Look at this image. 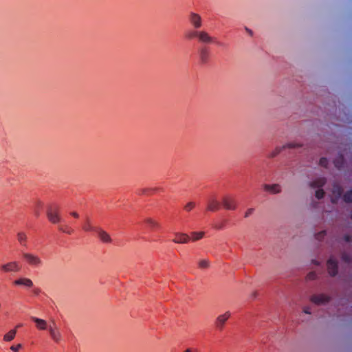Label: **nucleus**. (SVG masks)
Listing matches in <instances>:
<instances>
[{"label":"nucleus","mask_w":352,"mask_h":352,"mask_svg":"<svg viewBox=\"0 0 352 352\" xmlns=\"http://www.w3.org/2000/svg\"><path fill=\"white\" fill-rule=\"evenodd\" d=\"M46 213L47 219L51 223L56 224L61 221V217L59 214V208L57 206H49L47 207Z\"/></svg>","instance_id":"f257e3e1"},{"label":"nucleus","mask_w":352,"mask_h":352,"mask_svg":"<svg viewBox=\"0 0 352 352\" xmlns=\"http://www.w3.org/2000/svg\"><path fill=\"white\" fill-rule=\"evenodd\" d=\"M23 257L31 266L39 267L43 265L41 258L36 254L25 252L23 254Z\"/></svg>","instance_id":"f03ea898"},{"label":"nucleus","mask_w":352,"mask_h":352,"mask_svg":"<svg viewBox=\"0 0 352 352\" xmlns=\"http://www.w3.org/2000/svg\"><path fill=\"white\" fill-rule=\"evenodd\" d=\"M230 316L231 313L230 311H226L224 314L218 316L214 322L215 327L219 330H222L226 321L230 318Z\"/></svg>","instance_id":"7ed1b4c3"},{"label":"nucleus","mask_w":352,"mask_h":352,"mask_svg":"<svg viewBox=\"0 0 352 352\" xmlns=\"http://www.w3.org/2000/svg\"><path fill=\"white\" fill-rule=\"evenodd\" d=\"M1 270L4 272H18L21 270V267L18 262L12 261L2 265Z\"/></svg>","instance_id":"20e7f679"},{"label":"nucleus","mask_w":352,"mask_h":352,"mask_svg":"<svg viewBox=\"0 0 352 352\" xmlns=\"http://www.w3.org/2000/svg\"><path fill=\"white\" fill-rule=\"evenodd\" d=\"M48 330L52 340L56 342H59L62 339L61 333L57 328L56 324L53 322L52 324L48 327Z\"/></svg>","instance_id":"39448f33"},{"label":"nucleus","mask_w":352,"mask_h":352,"mask_svg":"<svg viewBox=\"0 0 352 352\" xmlns=\"http://www.w3.org/2000/svg\"><path fill=\"white\" fill-rule=\"evenodd\" d=\"M189 22L195 29H199L202 26V19L197 13L191 12L188 18Z\"/></svg>","instance_id":"423d86ee"},{"label":"nucleus","mask_w":352,"mask_h":352,"mask_svg":"<svg viewBox=\"0 0 352 352\" xmlns=\"http://www.w3.org/2000/svg\"><path fill=\"white\" fill-rule=\"evenodd\" d=\"M310 300L314 304L320 305L327 303L330 300V297L324 294H315L311 297Z\"/></svg>","instance_id":"0eeeda50"},{"label":"nucleus","mask_w":352,"mask_h":352,"mask_svg":"<svg viewBox=\"0 0 352 352\" xmlns=\"http://www.w3.org/2000/svg\"><path fill=\"white\" fill-rule=\"evenodd\" d=\"M210 50L207 47H201L199 50V57L202 64H206L210 59Z\"/></svg>","instance_id":"6e6552de"},{"label":"nucleus","mask_w":352,"mask_h":352,"mask_svg":"<svg viewBox=\"0 0 352 352\" xmlns=\"http://www.w3.org/2000/svg\"><path fill=\"white\" fill-rule=\"evenodd\" d=\"M327 265L328 272L330 274V276H335L338 273V263H337V261L334 258L331 257L327 261Z\"/></svg>","instance_id":"1a4fd4ad"},{"label":"nucleus","mask_w":352,"mask_h":352,"mask_svg":"<svg viewBox=\"0 0 352 352\" xmlns=\"http://www.w3.org/2000/svg\"><path fill=\"white\" fill-rule=\"evenodd\" d=\"M175 238L173 241L175 243L184 244L187 243L190 241V237L187 234L182 232H175L174 234Z\"/></svg>","instance_id":"9d476101"},{"label":"nucleus","mask_w":352,"mask_h":352,"mask_svg":"<svg viewBox=\"0 0 352 352\" xmlns=\"http://www.w3.org/2000/svg\"><path fill=\"white\" fill-rule=\"evenodd\" d=\"M98 238L103 243H109L111 242V238L110 235L101 228L98 227L96 231Z\"/></svg>","instance_id":"9b49d317"},{"label":"nucleus","mask_w":352,"mask_h":352,"mask_svg":"<svg viewBox=\"0 0 352 352\" xmlns=\"http://www.w3.org/2000/svg\"><path fill=\"white\" fill-rule=\"evenodd\" d=\"M198 41L205 44H210L214 42V38L212 37L207 32L200 31L198 36Z\"/></svg>","instance_id":"f8f14e48"},{"label":"nucleus","mask_w":352,"mask_h":352,"mask_svg":"<svg viewBox=\"0 0 352 352\" xmlns=\"http://www.w3.org/2000/svg\"><path fill=\"white\" fill-rule=\"evenodd\" d=\"M263 189L271 194H278L281 192V186L278 184H264Z\"/></svg>","instance_id":"ddd939ff"},{"label":"nucleus","mask_w":352,"mask_h":352,"mask_svg":"<svg viewBox=\"0 0 352 352\" xmlns=\"http://www.w3.org/2000/svg\"><path fill=\"white\" fill-rule=\"evenodd\" d=\"M222 204L223 207L227 210H235L236 204L235 201L230 197H225L222 199Z\"/></svg>","instance_id":"4468645a"},{"label":"nucleus","mask_w":352,"mask_h":352,"mask_svg":"<svg viewBox=\"0 0 352 352\" xmlns=\"http://www.w3.org/2000/svg\"><path fill=\"white\" fill-rule=\"evenodd\" d=\"M220 208L219 202L214 198H211L208 201L207 210L209 211L214 212Z\"/></svg>","instance_id":"2eb2a0df"},{"label":"nucleus","mask_w":352,"mask_h":352,"mask_svg":"<svg viewBox=\"0 0 352 352\" xmlns=\"http://www.w3.org/2000/svg\"><path fill=\"white\" fill-rule=\"evenodd\" d=\"M31 320L36 323V327L40 330H45L48 329L47 322L45 320L32 316Z\"/></svg>","instance_id":"dca6fc26"},{"label":"nucleus","mask_w":352,"mask_h":352,"mask_svg":"<svg viewBox=\"0 0 352 352\" xmlns=\"http://www.w3.org/2000/svg\"><path fill=\"white\" fill-rule=\"evenodd\" d=\"M14 284L16 285H23L27 287H31L33 286V282L27 278H21L14 281Z\"/></svg>","instance_id":"f3484780"},{"label":"nucleus","mask_w":352,"mask_h":352,"mask_svg":"<svg viewBox=\"0 0 352 352\" xmlns=\"http://www.w3.org/2000/svg\"><path fill=\"white\" fill-rule=\"evenodd\" d=\"M326 183V179L324 177L318 178L316 180L311 182L310 183V186L311 188H321Z\"/></svg>","instance_id":"a211bd4d"},{"label":"nucleus","mask_w":352,"mask_h":352,"mask_svg":"<svg viewBox=\"0 0 352 352\" xmlns=\"http://www.w3.org/2000/svg\"><path fill=\"white\" fill-rule=\"evenodd\" d=\"M16 237H17V240L19 241V243L24 246V247H26L27 246V240H28V237H27V235L25 232H19L17 233V235H16Z\"/></svg>","instance_id":"6ab92c4d"},{"label":"nucleus","mask_w":352,"mask_h":352,"mask_svg":"<svg viewBox=\"0 0 352 352\" xmlns=\"http://www.w3.org/2000/svg\"><path fill=\"white\" fill-rule=\"evenodd\" d=\"M98 228V227H95V226H91L90 219L89 218H87L86 221L82 226V229L86 232L92 231V232H96Z\"/></svg>","instance_id":"aec40b11"},{"label":"nucleus","mask_w":352,"mask_h":352,"mask_svg":"<svg viewBox=\"0 0 352 352\" xmlns=\"http://www.w3.org/2000/svg\"><path fill=\"white\" fill-rule=\"evenodd\" d=\"M332 192L335 195L336 198L338 199L342 193V188L338 184H334L333 186Z\"/></svg>","instance_id":"412c9836"},{"label":"nucleus","mask_w":352,"mask_h":352,"mask_svg":"<svg viewBox=\"0 0 352 352\" xmlns=\"http://www.w3.org/2000/svg\"><path fill=\"white\" fill-rule=\"evenodd\" d=\"M199 30H190L188 32H186V37L188 38V39H194L195 38H198V36H199Z\"/></svg>","instance_id":"4be33fe9"},{"label":"nucleus","mask_w":352,"mask_h":352,"mask_svg":"<svg viewBox=\"0 0 352 352\" xmlns=\"http://www.w3.org/2000/svg\"><path fill=\"white\" fill-rule=\"evenodd\" d=\"M210 263L208 259H201L198 262V267L201 269H208L210 267Z\"/></svg>","instance_id":"5701e85b"},{"label":"nucleus","mask_w":352,"mask_h":352,"mask_svg":"<svg viewBox=\"0 0 352 352\" xmlns=\"http://www.w3.org/2000/svg\"><path fill=\"white\" fill-rule=\"evenodd\" d=\"M16 333V329L10 330L8 333H6L4 336L3 340L5 341L10 342L14 338Z\"/></svg>","instance_id":"b1692460"},{"label":"nucleus","mask_w":352,"mask_h":352,"mask_svg":"<svg viewBox=\"0 0 352 352\" xmlns=\"http://www.w3.org/2000/svg\"><path fill=\"white\" fill-rule=\"evenodd\" d=\"M284 149L283 148V146H277L273 151H272L270 153H269L267 156L270 158H274L276 155H278Z\"/></svg>","instance_id":"393cba45"},{"label":"nucleus","mask_w":352,"mask_h":352,"mask_svg":"<svg viewBox=\"0 0 352 352\" xmlns=\"http://www.w3.org/2000/svg\"><path fill=\"white\" fill-rule=\"evenodd\" d=\"M302 146V144L296 142H289L284 145H283V149L286 148H300Z\"/></svg>","instance_id":"a878e982"},{"label":"nucleus","mask_w":352,"mask_h":352,"mask_svg":"<svg viewBox=\"0 0 352 352\" xmlns=\"http://www.w3.org/2000/svg\"><path fill=\"white\" fill-rule=\"evenodd\" d=\"M145 223L152 229L157 228L159 227L158 223L152 219H146Z\"/></svg>","instance_id":"bb28decb"},{"label":"nucleus","mask_w":352,"mask_h":352,"mask_svg":"<svg viewBox=\"0 0 352 352\" xmlns=\"http://www.w3.org/2000/svg\"><path fill=\"white\" fill-rule=\"evenodd\" d=\"M192 240L193 241H198L201 239L203 238V236H204V232H192Z\"/></svg>","instance_id":"cd10ccee"},{"label":"nucleus","mask_w":352,"mask_h":352,"mask_svg":"<svg viewBox=\"0 0 352 352\" xmlns=\"http://www.w3.org/2000/svg\"><path fill=\"white\" fill-rule=\"evenodd\" d=\"M344 162V157L340 155L337 159L334 160V164L336 168L340 169Z\"/></svg>","instance_id":"c85d7f7f"},{"label":"nucleus","mask_w":352,"mask_h":352,"mask_svg":"<svg viewBox=\"0 0 352 352\" xmlns=\"http://www.w3.org/2000/svg\"><path fill=\"white\" fill-rule=\"evenodd\" d=\"M343 200L346 203L352 202V190H349L344 194Z\"/></svg>","instance_id":"c756f323"},{"label":"nucleus","mask_w":352,"mask_h":352,"mask_svg":"<svg viewBox=\"0 0 352 352\" xmlns=\"http://www.w3.org/2000/svg\"><path fill=\"white\" fill-rule=\"evenodd\" d=\"M58 230L61 232H65L67 234H71L72 232V230L67 226H59Z\"/></svg>","instance_id":"7c9ffc66"},{"label":"nucleus","mask_w":352,"mask_h":352,"mask_svg":"<svg viewBox=\"0 0 352 352\" xmlns=\"http://www.w3.org/2000/svg\"><path fill=\"white\" fill-rule=\"evenodd\" d=\"M324 195V192L322 189H318L316 191L315 196L317 199H322Z\"/></svg>","instance_id":"2f4dec72"},{"label":"nucleus","mask_w":352,"mask_h":352,"mask_svg":"<svg viewBox=\"0 0 352 352\" xmlns=\"http://www.w3.org/2000/svg\"><path fill=\"white\" fill-rule=\"evenodd\" d=\"M195 206V203L194 202H188L184 206L185 210L189 212Z\"/></svg>","instance_id":"473e14b6"},{"label":"nucleus","mask_w":352,"mask_h":352,"mask_svg":"<svg viewBox=\"0 0 352 352\" xmlns=\"http://www.w3.org/2000/svg\"><path fill=\"white\" fill-rule=\"evenodd\" d=\"M325 235H326V231L325 230H322V231H321V232H318V234H316V239L317 240L320 241V240H322L324 238V236Z\"/></svg>","instance_id":"72a5a7b5"},{"label":"nucleus","mask_w":352,"mask_h":352,"mask_svg":"<svg viewBox=\"0 0 352 352\" xmlns=\"http://www.w3.org/2000/svg\"><path fill=\"white\" fill-rule=\"evenodd\" d=\"M317 277V275L315 272H311L307 275V279L309 280H315Z\"/></svg>","instance_id":"f704fd0d"},{"label":"nucleus","mask_w":352,"mask_h":352,"mask_svg":"<svg viewBox=\"0 0 352 352\" xmlns=\"http://www.w3.org/2000/svg\"><path fill=\"white\" fill-rule=\"evenodd\" d=\"M319 164L321 166L327 167L328 164V160L325 157H321Z\"/></svg>","instance_id":"c9c22d12"},{"label":"nucleus","mask_w":352,"mask_h":352,"mask_svg":"<svg viewBox=\"0 0 352 352\" xmlns=\"http://www.w3.org/2000/svg\"><path fill=\"white\" fill-rule=\"evenodd\" d=\"M43 206V204L41 201H38L36 204V208L34 210V214L36 217H38L40 214L39 208H41Z\"/></svg>","instance_id":"e433bc0d"},{"label":"nucleus","mask_w":352,"mask_h":352,"mask_svg":"<svg viewBox=\"0 0 352 352\" xmlns=\"http://www.w3.org/2000/svg\"><path fill=\"white\" fill-rule=\"evenodd\" d=\"M21 348H22V344H17V345H16V346H12L10 347V349H11L13 352H18V351H19V350L20 349H21Z\"/></svg>","instance_id":"4c0bfd02"},{"label":"nucleus","mask_w":352,"mask_h":352,"mask_svg":"<svg viewBox=\"0 0 352 352\" xmlns=\"http://www.w3.org/2000/svg\"><path fill=\"white\" fill-rule=\"evenodd\" d=\"M342 258L346 263H349L351 261L350 256L348 254H345V253L342 254Z\"/></svg>","instance_id":"58836bf2"},{"label":"nucleus","mask_w":352,"mask_h":352,"mask_svg":"<svg viewBox=\"0 0 352 352\" xmlns=\"http://www.w3.org/2000/svg\"><path fill=\"white\" fill-rule=\"evenodd\" d=\"M254 212V208H249L245 213V217L247 218L251 215Z\"/></svg>","instance_id":"ea45409f"},{"label":"nucleus","mask_w":352,"mask_h":352,"mask_svg":"<svg viewBox=\"0 0 352 352\" xmlns=\"http://www.w3.org/2000/svg\"><path fill=\"white\" fill-rule=\"evenodd\" d=\"M344 241H345L346 242H350V241H351V236H349V235H347V234H346V235H345V236H344Z\"/></svg>","instance_id":"a19ab883"},{"label":"nucleus","mask_w":352,"mask_h":352,"mask_svg":"<svg viewBox=\"0 0 352 352\" xmlns=\"http://www.w3.org/2000/svg\"><path fill=\"white\" fill-rule=\"evenodd\" d=\"M303 311H304V313H305L307 314H311L310 308L309 307H305L304 309H303Z\"/></svg>","instance_id":"79ce46f5"},{"label":"nucleus","mask_w":352,"mask_h":352,"mask_svg":"<svg viewBox=\"0 0 352 352\" xmlns=\"http://www.w3.org/2000/svg\"><path fill=\"white\" fill-rule=\"evenodd\" d=\"M245 30L250 36L253 35V32L250 29H249L248 28L245 27Z\"/></svg>","instance_id":"37998d69"},{"label":"nucleus","mask_w":352,"mask_h":352,"mask_svg":"<svg viewBox=\"0 0 352 352\" xmlns=\"http://www.w3.org/2000/svg\"><path fill=\"white\" fill-rule=\"evenodd\" d=\"M70 214L72 216H73L75 218H78V217H79L78 214L76 212H72Z\"/></svg>","instance_id":"c03bdc74"},{"label":"nucleus","mask_w":352,"mask_h":352,"mask_svg":"<svg viewBox=\"0 0 352 352\" xmlns=\"http://www.w3.org/2000/svg\"><path fill=\"white\" fill-rule=\"evenodd\" d=\"M184 352H192L191 349H187Z\"/></svg>","instance_id":"a18cd8bd"},{"label":"nucleus","mask_w":352,"mask_h":352,"mask_svg":"<svg viewBox=\"0 0 352 352\" xmlns=\"http://www.w3.org/2000/svg\"><path fill=\"white\" fill-rule=\"evenodd\" d=\"M39 292H40V291H39V289H36V290L34 291V293H35L36 294H38L39 293Z\"/></svg>","instance_id":"49530a36"},{"label":"nucleus","mask_w":352,"mask_h":352,"mask_svg":"<svg viewBox=\"0 0 352 352\" xmlns=\"http://www.w3.org/2000/svg\"><path fill=\"white\" fill-rule=\"evenodd\" d=\"M21 326H22V324H18V325L16 326V327H17V328H18V327H21Z\"/></svg>","instance_id":"de8ad7c7"},{"label":"nucleus","mask_w":352,"mask_h":352,"mask_svg":"<svg viewBox=\"0 0 352 352\" xmlns=\"http://www.w3.org/2000/svg\"><path fill=\"white\" fill-rule=\"evenodd\" d=\"M351 218H352V216H351Z\"/></svg>","instance_id":"09e8293b"}]
</instances>
